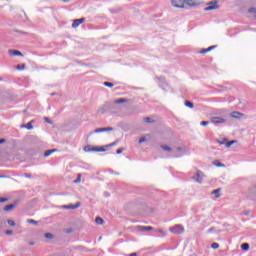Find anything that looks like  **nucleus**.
Masks as SVG:
<instances>
[{"label": "nucleus", "instance_id": "nucleus-45", "mask_svg": "<svg viewBox=\"0 0 256 256\" xmlns=\"http://www.w3.org/2000/svg\"><path fill=\"white\" fill-rule=\"evenodd\" d=\"M24 177H26L27 179H31V174L26 173V174H24Z\"/></svg>", "mask_w": 256, "mask_h": 256}, {"label": "nucleus", "instance_id": "nucleus-55", "mask_svg": "<svg viewBox=\"0 0 256 256\" xmlns=\"http://www.w3.org/2000/svg\"><path fill=\"white\" fill-rule=\"evenodd\" d=\"M3 177H5V176H1V175H0V179H3Z\"/></svg>", "mask_w": 256, "mask_h": 256}, {"label": "nucleus", "instance_id": "nucleus-43", "mask_svg": "<svg viewBox=\"0 0 256 256\" xmlns=\"http://www.w3.org/2000/svg\"><path fill=\"white\" fill-rule=\"evenodd\" d=\"M145 141H147V138L145 137H142L139 139V143H145Z\"/></svg>", "mask_w": 256, "mask_h": 256}, {"label": "nucleus", "instance_id": "nucleus-11", "mask_svg": "<svg viewBox=\"0 0 256 256\" xmlns=\"http://www.w3.org/2000/svg\"><path fill=\"white\" fill-rule=\"evenodd\" d=\"M82 23H85V18L74 20V22L72 23L73 29H77V27H79V25H81Z\"/></svg>", "mask_w": 256, "mask_h": 256}, {"label": "nucleus", "instance_id": "nucleus-33", "mask_svg": "<svg viewBox=\"0 0 256 256\" xmlns=\"http://www.w3.org/2000/svg\"><path fill=\"white\" fill-rule=\"evenodd\" d=\"M28 223H31L32 225H37V221L33 220V219H28L27 220Z\"/></svg>", "mask_w": 256, "mask_h": 256}, {"label": "nucleus", "instance_id": "nucleus-19", "mask_svg": "<svg viewBox=\"0 0 256 256\" xmlns=\"http://www.w3.org/2000/svg\"><path fill=\"white\" fill-rule=\"evenodd\" d=\"M17 207V204H9L4 207V211H13V208Z\"/></svg>", "mask_w": 256, "mask_h": 256}, {"label": "nucleus", "instance_id": "nucleus-27", "mask_svg": "<svg viewBox=\"0 0 256 256\" xmlns=\"http://www.w3.org/2000/svg\"><path fill=\"white\" fill-rule=\"evenodd\" d=\"M44 237L46 238V239H54V235L52 234V233H45L44 234Z\"/></svg>", "mask_w": 256, "mask_h": 256}, {"label": "nucleus", "instance_id": "nucleus-9", "mask_svg": "<svg viewBox=\"0 0 256 256\" xmlns=\"http://www.w3.org/2000/svg\"><path fill=\"white\" fill-rule=\"evenodd\" d=\"M155 79L156 81H158L159 86L163 89H167V87H169V85H167V82H165V77H156Z\"/></svg>", "mask_w": 256, "mask_h": 256}, {"label": "nucleus", "instance_id": "nucleus-4", "mask_svg": "<svg viewBox=\"0 0 256 256\" xmlns=\"http://www.w3.org/2000/svg\"><path fill=\"white\" fill-rule=\"evenodd\" d=\"M247 199H251L252 201H256V185L249 188L246 193Z\"/></svg>", "mask_w": 256, "mask_h": 256}, {"label": "nucleus", "instance_id": "nucleus-25", "mask_svg": "<svg viewBox=\"0 0 256 256\" xmlns=\"http://www.w3.org/2000/svg\"><path fill=\"white\" fill-rule=\"evenodd\" d=\"M161 147H162L163 151H168L169 153H171V151H173V149L170 146L162 145Z\"/></svg>", "mask_w": 256, "mask_h": 256}, {"label": "nucleus", "instance_id": "nucleus-7", "mask_svg": "<svg viewBox=\"0 0 256 256\" xmlns=\"http://www.w3.org/2000/svg\"><path fill=\"white\" fill-rule=\"evenodd\" d=\"M185 0H172L173 7H176L177 9H183L185 7Z\"/></svg>", "mask_w": 256, "mask_h": 256}, {"label": "nucleus", "instance_id": "nucleus-52", "mask_svg": "<svg viewBox=\"0 0 256 256\" xmlns=\"http://www.w3.org/2000/svg\"><path fill=\"white\" fill-rule=\"evenodd\" d=\"M129 256H137V253H131Z\"/></svg>", "mask_w": 256, "mask_h": 256}, {"label": "nucleus", "instance_id": "nucleus-38", "mask_svg": "<svg viewBox=\"0 0 256 256\" xmlns=\"http://www.w3.org/2000/svg\"><path fill=\"white\" fill-rule=\"evenodd\" d=\"M214 165H216V167H225V164L218 162V163H214Z\"/></svg>", "mask_w": 256, "mask_h": 256}, {"label": "nucleus", "instance_id": "nucleus-51", "mask_svg": "<svg viewBox=\"0 0 256 256\" xmlns=\"http://www.w3.org/2000/svg\"><path fill=\"white\" fill-rule=\"evenodd\" d=\"M208 233H213V228H210V229L208 230Z\"/></svg>", "mask_w": 256, "mask_h": 256}, {"label": "nucleus", "instance_id": "nucleus-36", "mask_svg": "<svg viewBox=\"0 0 256 256\" xmlns=\"http://www.w3.org/2000/svg\"><path fill=\"white\" fill-rule=\"evenodd\" d=\"M219 145H227V139H224L222 141H218Z\"/></svg>", "mask_w": 256, "mask_h": 256}, {"label": "nucleus", "instance_id": "nucleus-34", "mask_svg": "<svg viewBox=\"0 0 256 256\" xmlns=\"http://www.w3.org/2000/svg\"><path fill=\"white\" fill-rule=\"evenodd\" d=\"M200 125H202V127H207V125H209V121H202Z\"/></svg>", "mask_w": 256, "mask_h": 256}, {"label": "nucleus", "instance_id": "nucleus-39", "mask_svg": "<svg viewBox=\"0 0 256 256\" xmlns=\"http://www.w3.org/2000/svg\"><path fill=\"white\" fill-rule=\"evenodd\" d=\"M157 233H161V235H163L164 237L167 235L165 234V231H163V229H158Z\"/></svg>", "mask_w": 256, "mask_h": 256}, {"label": "nucleus", "instance_id": "nucleus-47", "mask_svg": "<svg viewBox=\"0 0 256 256\" xmlns=\"http://www.w3.org/2000/svg\"><path fill=\"white\" fill-rule=\"evenodd\" d=\"M5 233H6V235H11L13 233V231L12 230H7Z\"/></svg>", "mask_w": 256, "mask_h": 256}, {"label": "nucleus", "instance_id": "nucleus-42", "mask_svg": "<svg viewBox=\"0 0 256 256\" xmlns=\"http://www.w3.org/2000/svg\"><path fill=\"white\" fill-rule=\"evenodd\" d=\"M248 13H256V8H250L249 10H248Z\"/></svg>", "mask_w": 256, "mask_h": 256}, {"label": "nucleus", "instance_id": "nucleus-8", "mask_svg": "<svg viewBox=\"0 0 256 256\" xmlns=\"http://www.w3.org/2000/svg\"><path fill=\"white\" fill-rule=\"evenodd\" d=\"M227 120H225V118H221V117H212L211 118V123H213L214 125H221V123H226Z\"/></svg>", "mask_w": 256, "mask_h": 256}, {"label": "nucleus", "instance_id": "nucleus-28", "mask_svg": "<svg viewBox=\"0 0 256 256\" xmlns=\"http://www.w3.org/2000/svg\"><path fill=\"white\" fill-rule=\"evenodd\" d=\"M241 249H243V251H249V244L247 243L242 244Z\"/></svg>", "mask_w": 256, "mask_h": 256}, {"label": "nucleus", "instance_id": "nucleus-3", "mask_svg": "<svg viewBox=\"0 0 256 256\" xmlns=\"http://www.w3.org/2000/svg\"><path fill=\"white\" fill-rule=\"evenodd\" d=\"M188 149L185 146H178L175 150L174 153L176 154V157H183V155H187Z\"/></svg>", "mask_w": 256, "mask_h": 256}, {"label": "nucleus", "instance_id": "nucleus-14", "mask_svg": "<svg viewBox=\"0 0 256 256\" xmlns=\"http://www.w3.org/2000/svg\"><path fill=\"white\" fill-rule=\"evenodd\" d=\"M33 123H35V120H32L27 124L22 125L21 129H28L29 131H31L33 129Z\"/></svg>", "mask_w": 256, "mask_h": 256}, {"label": "nucleus", "instance_id": "nucleus-53", "mask_svg": "<svg viewBox=\"0 0 256 256\" xmlns=\"http://www.w3.org/2000/svg\"><path fill=\"white\" fill-rule=\"evenodd\" d=\"M29 245H35V242H30Z\"/></svg>", "mask_w": 256, "mask_h": 256}, {"label": "nucleus", "instance_id": "nucleus-44", "mask_svg": "<svg viewBox=\"0 0 256 256\" xmlns=\"http://www.w3.org/2000/svg\"><path fill=\"white\" fill-rule=\"evenodd\" d=\"M116 153H117V155H121V153H123V148L116 150Z\"/></svg>", "mask_w": 256, "mask_h": 256}, {"label": "nucleus", "instance_id": "nucleus-15", "mask_svg": "<svg viewBox=\"0 0 256 256\" xmlns=\"http://www.w3.org/2000/svg\"><path fill=\"white\" fill-rule=\"evenodd\" d=\"M230 117L233 119H241V117H243V113L234 111L230 114Z\"/></svg>", "mask_w": 256, "mask_h": 256}, {"label": "nucleus", "instance_id": "nucleus-40", "mask_svg": "<svg viewBox=\"0 0 256 256\" xmlns=\"http://www.w3.org/2000/svg\"><path fill=\"white\" fill-rule=\"evenodd\" d=\"M212 249H217L219 247V243H212Z\"/></svg>", "mask_w": 256, "mask_h": 256}, {"label": "nucleus", "instance_id": "nucleus-13", "mask_svg": "<svg viewBox=\"0 0 256 256\" xmlns=\"http://www.w3.org/2000/svg\"><path fill=\"white\" fill-rule=\"evenodd\" d=\"M81 207V202H77L75 205H64L63 209H79Z\"/></svg>", "mask_w": 256, "mask_h": 256}, {"label": "nucleus", "instance_id": "nucleus-17", "mask_svg": "<svg viewBox=\"0 0 256 256\" xmlns=\"http://www.w3.org/2000/svg\"><path fill=\"white\" fill-rule=\"evenodd\" d=\"M215 47H217V46H210V47H208L206 49L201 50L200 53L202 55H205V53H209V51H213V49H215Z\"/></svg>", "mask_w": 256, "mask_h": 256}, {"label": "nucleus", "instance_id": "nucleus-29", "mask_svg": "<svg viewBox=\"0 0 256 256\" xmlns=\"http://www.w3.org/2000/svg\"><path fill=\"white\" fill-rule=\"evenodd\" d=\"M235 143H237V140H231L229 142L226 143V147H231V145H235Z\"/></svg>", "mask_w": 256, "mask_h": 256}, {"label": "nucleus", "instance_id": "nucleus-49", "mask_svg": "<svg viewBox=\"0 0 256 256\" xmlns=\"http://www.w3.org/2000/svg\"><path fill=\"white\" fill-rule=\"evenodd\" d=\"M5 141H7V140H5V139H0V145H2V143H5Z\"/></svg>", "mask_w": 256, "mask_h": 256}, {"label": "nucleus", "instance_id": "nucleus-10", "mask_svg": "<svg viewBox=\"0 0 256 256\" xmlns=\"http://www.w3.org/2000/svg\"><path fill=\"white\" fill-rule=\"evenodd\" d=\"M107 131H113V127L97 128L93 132H90V135H93V133H105Z\"/></svg>", "mask_w": 256, "mask_h": 256}, {"label": "nucleus", "instance_id": "nucleus-54", "mask_svg": "<svg viewBox=\"0 0 256 256\" xmlns=\"http://www.w3.org/2000/svg\"><path fill=\"white\" fill-rule=\"evenodd\" d=\"M64 1V3H69V0H63Z\"/></svg>", "mask_w": 256, "mask_h": 256}, {"label": "nucleus", "instance_id": "nucleus-1", "mask_svg": "<svg viewBox=\"0 0 256 256\" xmlns=\"http://www.w3.org/2000/svg\"><path fill=\"white\" fill-rule=\"evenodd\" d=\"M128 101L129 100H127V98H119L114 101V104L107 102L98 109V113H105L107 109H115V105H121L123 103H127Z\"/></svg>", "mask_w": 256, "mask_h": 256}, {"label": "nucleus", "instance_id": "nucleus-20", "mask_svg": "<svg viewBox=\"0 0 256 256\" xmlns=\"http://www.w3.org/2000/svg\"><path fill=\"white\" fill-rule=\"evenodd\" d=\"M186 5H189V7H195L197 5V2L195 0H184Z\"/></svg>", "mask_w": 256, "mask_h": 256}, {"label": "nucleus", "instance_id": "nucleus-22", "mask_svg": "<svg viewBox=\"0 0 256 256\" xmlns=\"http://www.w3.org/2000/svg\"><path fill=\"white\" fill-rule=\"evenodd\" d=\"M55 152H57V149L47 150L44 153V157H49V156L53 155V153H55Z\"/></svg>", "mask_w": 256, "mask_h": 256}, {"label": "nucleus", "instance_id": "nucleus-2", "mask_svg": "<svg viewBox=\"0 0 256 256\" xmlns=\"http://www.w3.org/2000/svg\"><path fill=\"white\" fill-rule=\"evenodd\" d=\"M170 232H172L174 235H183L185 233V228L181 224H177L174 227H170Z\"/></svg>", "mask_w": 256, "mask_h": 256}, {"label": "nucleus", "instance_id": "nucleus-48", "mask_svg": "<svg viewBox=\"0 0 256 256\" xmlns=\"http://www.w3.org/2000/svg\"><path fill=\"white\" fill-rule=\"evenodd\" d=\"M44 120L46 121V123L51 124V120H49V118L45 117Z\"/></svg>", "mask_w": 256, "mask_h": 256}, {"label": "nucleus", "instance_id": "nucleus-31", "mask_svg": "<svg viewBox=\"0 0 256 256\" xmlns=\"http://www.w3.org/2000/svg\"><path fill=\"white\" fill-rule=\"evenodd\" d=\"M73 183L77 184V183H81V174H78V177L76 180L73 181Z\"/></svg>", "mask_w": 256, "mask_h": 256}, {"label": "nucleus", "instance_id": "nucleus-24", "mask_svg": "<svg viewBox=\"0 0 256 256\" xmlns=\"http://www.w3.org/2000/svg\"><path fill=\"white\" fill-rule=\"evenodd\" d=\"M185 106L188 107L189 109H193V107H195V105L191 101H186Z\"/></svg>", "mask_w": 256, "mask_h": 256}, {"label": "nucleus", "instance_id": "nucleus-16", "mask_svg": "<svg viewBox=\"0 0 256 256\" xmlns=\"http://www.w3.org/2000/svg\"><path fill=\"white\" fill-rule=\"evenodd\" d=\"M139 231H153L151 226H138Z\"/></svg>", "mask_w": 256, "mask_h": 256}, {"label": "nucleus", "instance_id": "nucleus-18", "mask_svg": "<svg viewBox=\"0 0 256 256\" xmlns=\"http://www.w3.org/2000/svg\"><path fill=\"white\" fill-rule=\"evenodd\" d=\"M212 195H215L216 199H219L221 197V189H216L212 191Z\"/></svg>", "mask_w": 256, "mask_h": 256}, {"label": "nucleus", "instance_id": "nucleus-50", "mask_svg": "<svg viewBox=\"0 0 256 256\" xmlns=\"http://www.w3.org/2000/svg\"><path fill=\"white\" fill-rule=\"evenodd\" d=\"M249 213H250L249 210H247V211L243 212V215L247 216V215H249Z\"/></svg>", "mask_w": 256, "mask_h": 256}, {"label": "nucleus", "instance_id": "nucleus-32", "mask_svg": "<svg viewBox=\"0 0 256 256\" xmlns=\"http://www.w3.org/2000/svg\"><path fill=\"white\" fill-rule=\"evenodd\" d=\"M16 69H18V71H23V69H25V64L16 66Z\"/></svg>", "mask_w": 256, "mask_h": 256}, {"label": "nucleus", "instance_id": "nucleus-21", "mask_svg": "<svg viewBox=\"0 0 256 256\" xmlns=\"http://www.w3.org/2000/svg\"><path fill=\"white\" fill-rule=\"evenodd\" d=\"M84 151H85L86 153H92V152L95 151V147H92V148H91V146L87 145V146L84 147Z\"/></svg>", "mask_w": 256, "mask_h": 256}, {"label": "nucleus", "instance_id": "nucleus-6", "mask_svg": "<svg viewBox=\"0 0 256 256\" xmlns=\"http://www.w3.org/2000/svg\"><path fill=\"white\" fill-rule=\"evenodd\" d=\"M218 8L219 4H217V0H214L208 4V7L204 8V11H215Z\"/></svg>", "mask_w": 256, "mask_h": 256}, {"label": "nucleus", "instance_id": "nucleus-30", "mask_svg": "<svg viewBox=\"0 0 256 256\" xmlns=\"http://www.w3.org/2000/svg\"><path fill=\"white\" fill-rule=\"evenodd\" d=\"M104 87H115V84L111 83V82H104Z\"/></svg>", "mask_w": 256, "mask_h": 256}, {"label": "nucleus", "instance_id": "nucleus-35", "mask_svg": "<svg viewBox=\"0 0 256 256\" xmlns=\"http://www.w3.org/2000/svg\"><path fill=\"white\" fill-rule=\"evenodd\" d=\"M145 123H153V119L147 117L144 119Z\"/></svg>", "mask_w": 256, "mask_h": 256}, {"label": "nucleus", "instance_id": "nucleus-46", "mask_svg": "<svg viewBox=\"0 0 256 256\" xmlns=\"http://www.w3.org/2000/svg\"><path fill=\"white\" fill-rule=\"evenodd\" d=\"M7 201V198H0V203H5Z\"/></svg>", "mask_w": 256, "mask_h": 256}, {"label": "nucleus", "instance_id": "nucleus-23", "mask_svg": "<svg viewBox=\"0 0 256 256\" xmlns=\"http://www.w3.org/2000/svg\"><path fill=\"white\" fill-rule=\"evenodd\" d=\"M95 222L97 223V225H103V223H105V220H103V218L101 217H96Z\"/></svg>", "mask_w": 256, "mask_h": 256}, {"label": "nucleus", "instance_id": "nucleus-5", "mask_svg": "<svg viewBox=\"0 0 256 256\" xmlns=\"http://www.w3.org/2000/svg\"><path fill=\"white\" fill-rule=\"evenodd\" d=\"M203 177H205V174L202 171L198 170L196 175H194L192 179L196 181V183H203Z\"/></svg>", "mask_w": 256, "mask_h": 256}, {"label": "nucleus", "instance_id": "nucleus-37", "mask_svg": "<svg viewBox=\"0 0 256 256\" xmlns=\"http://www.w3.org/2000/svg\"><path fill=\"white\" fill-rule=\"evenodd\" d=\"M8 225H10L11 227H15V221L8 220Z\"/></svg>", "mask_w": 256, "mask_h": 256}, {"label": "nucleus", "instance_id": "nucleus-12", "mask_svg": "<svg viewBox=\"0 0 256 256\" xmlns=\"http://www.w3.org/2000/svg\"><path fill=\"white\" fill-rule=\"evenodd\" d=\"M8 53L11 57H23V53L19 50H9Z\"/></svg>", "mask_w": 256, "mask_h": 256}, {"label": "nucleus", "instance_id": "nucleus-41", "mask_svg": "<svg viewBox=\"0 0 256 256\" xmlns=\"http://www.w3.org/2000/svg\"><path fill=\"white\" fill-rule=\"evenodd\" d=\"M115 145H117V141L112 142L111 144L106 145L105 147H115Z\"/></svg>", "mask_w": 256, "mask_h": 256}, {"label": "nucleus", "instance_id": "nucleus-26", "mask_svg": "<svg viewBox=\"0 0 256 256\" xmlns=\"http://www.w3.org/2000/svg\"><path fill=\"white\" fill-rule=\"evenodd\" d=\"M105 148H106L105 146L100 147V148L95 147V151L98 153H103V152L107 151V149H105Z\"/></svg>", "mask_w": 256, "mask_h": 256}]
</instances>
